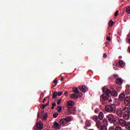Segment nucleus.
<instances>
[{
    "mask_svg": "<svg viewBox=\"0 0 130 130\" xmlns=\"http://www.w3.org/2000/svg\"><path fill=\"white\" fill-rule=\"evenodd\" d=\"M117 114L118 116H123L124 119L126 120L129 119L130 106L117 110Z\"/></svg>",
    "mask_w": 130,
    "mask_h": 130,
    "instance_id": "nucleus-1",
    "label": "nucleus"
},
{
    "mask_svg": "<svg viewBox=\"0 0 130 130\" xmlns=\"http://www.w3.org/2000/svg\"><path fill=\"white\" fill-rule=\"evenodd\" d=\"M105 109L107 112L115 113L116 111V106L114 104L108 105L105 106Z\"/></svg>",
    "mask_w": 130,
    "mask_h": 130,
    "instance_id": "nucleus-2",
    "label": "nucleus"
},
{
    "mask_svg": "<svg viewBox=\"0 0 130 130\" xmlns=\"http://www.w3.org/2000/svg\"><path fill=\"white\" fill-rule=\"evenodd\" d=\"M71 121V117L70 116L67 117L65 118L61 119L59 122L60 124L64 125L66 123H68V122H70Z\"/></svg>",
    "mask_w": 130,
    "mask_h": 130,
    "instance_id": "nucleus-3",
    "label": "nucleus"
},
{
    "mask_svg": "<svg viewBox=\"0 0 130 130\" xmlns=\"http://www.w3.org/2000/svg\"><path fill=\"white\" fill-rule=\"evenodd\" d=\"M107 118L108 120L110 122V123H112L113 122V120H114L115 117H114V115L112 114H110L107 116Z\"/></svg>",
    "mask_w": 130,
    "mask_h": 130,
    "instance_id": "nucleus-4",
    "label": "nucleus"
},
{
    "mask_svg": "<svg viewBox=\"0 0 130 130\" xmlns=\"http://www.w3.org/2000/svg\"><path fill=\"white\" fill-rule=\"evenodd\" d=\"M68 110V115H70L71 113H74L76 111V108L74 107H69L67 106Z\"/></svg>",
    "mask_w": 130,
    "mask_h": 130,
    "instance_id": "nucleus-5",
    "label": "nucleus"
},
{
    "mask_svg": "<svg viewBox=\"0 0 130 130\" xmlns=\"http://www.w3.org/2000/svg\"><path fill=\"white\" fill-rule=\"evenodd\" d=\"M103 99L105 101H109V102H112V100L111 99V97L109 96V95L107 94H103Z\"/></svg>",
    "mask_w": 130,
    "mask_h": 130,
    "instance_id": "nucleus-6",
    "label": "nucleus"
},
{
    "mask_svg": "<svg viewBox=\"0 0 130 130\" xmlns=\"http://www.w3.org/2000/svg\"><path fill=\"white\" fill-rule=\"evenodd\" d=\"M79 89L82 91V92H83V93H86V92H88V87H87L86 86H79Z\"/></svg>",
    "mask_w": 130,
    "mask_h": 130,
    "instance_id": "nucleus-7",
    "label": "nucleus"
},
{
    "mask_svg": "<svg viewBox=\"0 0 130 130\" xmlns=\"http://www.w3.org/2000/svg\"><path fill=\"white\" fill-rule=\"evenodd\" d=\"M123 102H124V104L125 106H128V105H130L129 98L128 96H126Z\"/></svg>",
    "mask_w": 130,
    "mask_h": 130,
    "instance_id": "nucleus-8",
    "label": "nucleus"
},
{
    "mask_svg": "<svg viewBox=\"0 0 130 130\" xmlns=\"http://www.w3.org/2000/svg\"><path fill=\"white\" fill-rule=\"evenodd\" d=\"M125 94L124 93H122L119 95V101L120 102H123L124 99H125Z\"/></svg>",
    "mask_w": 130,
    "mask_h": 130,
    "instance_id": "nucleus-9",
    "label": "nucleus"
},
{
    "mask_svg": "<svg viewBox=\"0 0 130 130\" xmlns=\"http://www.w3.org/2000/svg\"><path fill=\"white\" fill-rule=\"evenodd\" d=\"M38 129L41 130L43 128V123L41 122H38L36 124V127Z\"/></svg>",
    "mask_w": 130,
    "mask_h": 130,
    "instance_id": "nucleus-10",
    "label": "nucleus"
},
{
    "mask_svg": "<svg viewBox=\"0 0 130 130\" xmlns=\"http://www.w3.org/2000/svg\"><path fill=\"white\" fill-rule=\"evenodd\" d=\"M119 122H120V119H118V118L115 117V118L114 119L112 123H114L115 125H116V126H118V125H119Z\"/></svg>",
    "mask_w": 130,
    "mask_h": 130,
    "instance_id": "nucleus-11",
    "label": "nucleus"
},
{
    "mask_svg": "<svg viewBox=\"0 0 130 130\" xmlns=\"http://www.w3.org/2000/svg\"><path fill=\"white\" fill-rule=\"evenodd\" d=\"M127 122L125 121L123 119H120L119 124H120L121 126H125Z\"/></svg>",
    "mask_w": 130,
    "mask_h": 130,
    "instance_id": "nucleus-12",
    "label": "nucleus"
},
{
    "mask_svg": "<svg viewBox=\"0 0 130 130\" xmlns=\"http://www.w3.org/2000/svg\"><path fill=\"white\" fill-rule=\"evenodd\" d=\"M116 83L117 85H122L123 80L122 79L119 78L116 80Z\"/></svg>",
    "mask_w": 130,
    "mask_h": 130,
    "instance_id": "nucleus-13",
    "label": "nucleus"
},
{
    "mask_svg": "<svg viewBox=\"0 0 130 130\" xmlns=\"http://www.w3.org/2000/svg\"><path fill=\"white\" fill-rule=\"evenodd\" d=\"M111 95L113 97H117L118 96V93L115 90H112L111 92Z\"/></svg>",
    "mask_w": 130,
    "mask_h": 130,
    "instance_id": "nucleus-14",
    "label": "nucleus"
},
{
    "mask_svg": "<svg viewBox=\"0 0 130 130\" xmlns=\"http://www.w3.org/2000/svg\"><path fill=\"white\" fill-rule=\"evenodd\" d=\"M98 117L99 119H100V120H102V119H103V118L104 117V114H103V112H100L99 114Z\"/></svg>",
    "mask_w": 130,
    "mask_h": 130,
    "instance_id": "nucleus-15",
    "label": "nucleus"
},
{
    "mask_svg": "<svg viewBox=\"0 0 130 130\" xmlns=\"http://www.w3.org/2000/svg\"><path fill=\"white\" fill-rule=\"evenodd\" d=\"M67 105L68 106H74V105H75V102L73 101H69L67 102Z\"/></svg>",
    "mask_w": 130,
    "mask_h": 130,
    "instance_id": "nucleus-16",
    "label": "nucleus"
},
{
    "mask_svg": "<svg viewBox=\"0 0 130 130\" xmlns=\"http://www.w3.org/2000/svg\"><path fill=\"white\" fill-rule=\"evenodd\" d=\"M119 64L120 66V67L121 68H124V64H125V63H124V62L123 61V60H120L119 61Z\"/></svg>",
    "mask_w": 130,
    "mask_h": 130,
    "instance_id": "nucleus-17",
    "label": "nucleus"
},
{
    "mask_svg": "<svg viewBox=\"0 0 130 130\" xmlns=\"http://www.w3.org/2000/svg\"><path fill=\"white\" fill-rule=\"evenodd\" d=\"M72 90L74 94H79V89H78V87H73Z\"/></svg>",
    "mask_w": 130,
    "mask_h": 130,
    "instance_id": "nucleus-18",
    "label": "nucleus"
},
{
    "mask_svg": "<svg viewBox=\"0 0 130 130\" xmlns=\"http://www.w3.org/2000/svg\"><path fill=\"white\" fill-rule=\"evenodd\" d=\"M103 123L104 124L103 125L107 126V125H108V120H107V119H106V118L104 119L103 120Z\"/></svg>",
    "mask_w": 130,
    "mask_h": 130,
    "instance_id": "nucleus-19",
    "label": "nucleus"
},
{
    "mask_svg": "<svg viewBox=\"0 0 130 130\" xmlns=\"http://www.w3.org/2000/svg\"><path fill=\"white\" fill-rule=\"evenodd\" d=\"M72 99H78V95L76 93H72L70 95Z\"/></svg>",
    "mask_w": 130,
    "mask_h": 130,
    "instance_id": "nucleus-20",
    "label": "nucleus"
},
{
    "mask_svg": "<svg viewBox=\"0 0 130 130\" xmlns=\"http://www.w3.org/2000/svg\"><path fill=\"white\" fill-rule=\"evenodd\" d=\"M48 105H49V102H48L46 104L42 105L41 106V108H42V109H44V108H45V107L47 106H48Z\"/></svg>",
    "mask_w": 130,
    "mask_h": 130,
    "instance_id": "nucleus-21",
    "label": "nucleus"
},
{
    "mask_svg": "<svg viewBox=\"0 0 130 130\" xmlns=\"http://www.w3.org/2000/svg\"><path fill=\"white\" fill-rule=\"evenodd\" d=\"M91 119H93V120H94V121H97L98 120V116L94 115V116L91 117Z\"/></svg>",
    "mask_w": 130,
    "mask_h": 130,
    "instance_id": "nucleus-22",
    "label": "nucleus"
},
{
    "mask_svg": "<svg viewBox=\"0 0 130 130\" xmlns=\"http://www.w3.org/2000/svg\"><path fill=\"white\" fill-rule=\"evenodd\" d=\"M54 126L56 127V128H58V127H60L61 125H59V123H57V122H55L54 123Z\"/></svg>",
    "mask_w": 130,
    "mask_h": 130,
    "instance_id": "nucleus-23",
    "label": "nucleus"
},
{
    "mask_svg": "<svg viewBox=\"0 0 130 130\" xmlns=\"http://www.w3.org/2000/svg\"><path fill=\"white\" fill-rule=\"evenodd\" d=\"M44 114V111H42L41 113H39V112H38V117H41L42 116H43V115Z\"/></svg>",
    "mask_w": 130,
    "mask_h": 130,
    "instance_id": "nucleus-24",
    "label": "nucleus"
},
{
    "mask_svg": "<svg viewBox=\"0 0 130 130\" xmlns=\"http://www.w3.org/2000/svg\"><path fill=\"white\" fill-rule=\"evenodd\" d=\"M126 129L130 130V122H127L126 123V125H125Z\"/></svg>",
    "mask_w": 130,
    "mask_h": 130,
    "instance_id": "nucleus-25",
    "label": "nucleus"
},
{
    "mask_svg": "<svg viewBox=\"0 0 130 130\" xmlns=\"http://www.w3.org/2000/svg\"><path fill=\"white\" fill-rule=\"evenodd\" d=\"M109 94H111V91L109 89H107L103 95H109Z\"/></svg>",
    "mask_w": 130,
    "mask_h": 130,
    "instance_id": "nucleus-26",
    "label": "nucleus"
},
{
    "mask_svg": "<svg viewBox=\"0 0 130 130\" xmlns=\"http://www.w3.org/2000/svg\"><path fill=\"white\" fill-rule=\"evenodd\" d=\"M101 125V121H98L96 122V126L98 127V128H99L100 127V126Z\"/></svg>",
    "mask_w": 130,
    "mask_h": 130,
    "instance_id": "nucleus-27",
    "label": "nucleus"
},
{
    "mask_svg": "<svg viewBox=\"0 0 130 130\" xmlns=\"http://www.w3.org/2000/svg\"><path fill=\"white\" fill-rule=\"evenodd\" d=\"M114 25V22H113L112 20H110L109 22V26L110 27H112Z\"/></svg>",
    "mask_w": 130,
    "mask_h": 130,
    "instance_id": "nucleus-28",
    "label": "nucleus"
},
{
    "mask_svg": "<svg viewBox=\"0 0 130 130\" xmlns=\"http://www.w3.org/2000/svg\"><path fill=\"white\" fill-rule=\"evenodd\" d=\"M100 130H107V126L105 125H102L101 126Z\"/></svg>",
    "mask_w": 130,
    "mask_h": 130,
    "instance_id": "nucleus-29",
    "label": "nucleus"
},
{
    "mask_svg": "<svg viewBox=\"0 0 130 130\" xmlns=\"http://www.w3.org/2000/svg\"><path fill=\"white\" fill-rule=\"evenodd\" d=\"M56 97H57V92H53L52 96L53 99H54V98H56Z\"/></svg>",
    "mask_w": 130,
    "mask_h": 130,
    "instance_id": "nucleus-30",
    "label": "nucleus"
},
{
    "mask_svg": "<svg viewBox=\"0 0 130 130\" xmlns=\"http://www.w3.org/2000/svg\"><path fill=\"white\" fill-rule=\"evenodd\" d=\"M85 125L87 127H90V126L91 125V123L89 121H86L85 122Z\"/></svg>",
    "mask_w": 130,
    "mask_h": 130,
    "instance_id": "nucleus-31",
    "label": "nucleus"
},
{
    "mask_svg": "<svg viewBox=\"0 0 130 130\" xmlns=\"http://www.w3.org/2000/svg\"><path fill=\"white\" fill-rule=\"evenodd\" d=\"M57 107L58 108V109H57L58 112H61V110H62V108H61V107L59 106H57Z\"/></svg>",
    "mask_w": 130,
    "mask_h": 130,
    "instance_id": "nucleus-32",
    "label": "nucleus"
},
{
    "mask_svg": "<svg viewBox=\"0 0 130 130\" xmlns=\"http://www.w3.org/2000/svg\"><path fill=\"white\" fill-rule=\"evenodd\" d=\"M55 106H56V104L55 103H53L52 104L51 109H52V110L54 109V107H55Z\"/></svg>",
    "mask_w": 130,
    "mask_h": 130,
    "instance_id": "nucleus-33",
    "label": "nucleus"
},
{
    "mask_svg": "<svg viewBox=\"0 0 130 130\" xmlns=\"http://www.w3.org/2000/svg\"><path fill=\"white\" fill-rule=\"evenodd\" d=\"M47 116H48V114H47V113H45L43 116V119H46V118H47Z\"/></svg>",
    "mask_w": 130,
    "mask_h": 130,
    "instance_id": "nucleus-34",
    "label": "nucleus"
},
{
    "mask_svg": "<svg viewBox=\"0 0 130 130\" xmlns=\"http://www.w3.org/2000/svg\"><path fill=\"white\" fill-rule=\"evenodd\" d=\"M62 101V100L61 99H60L59 100L57 101V105H59L60 103H61V102Z\"/></svg>",
    "mask_w": 130,
    "mask_h": 130,
    "instance_id": "nucleus-35",
    "label": "nucleus"
},
{
    "mask_svg": "<svg viewBox=\"0 0 130 130\" xmlns=\"http://www.w3.org/2000/svg\"><path fill=\"white\" fill-rule=\"evenodd\" d=\"M57 116H58V113H54V114H53V117H54V118H56Z\"/></svg>",
    "mask_w": 130,
    "mask_h": 130,
    "instance_id": "nucleus-36",
    "label": "nucleus"
},
{
    "mask_svg": "<svg viewBox=\"0 0 130 130\" xmlns=\"http://www.w3.org/2000/svg\"><path fill=\"white\" fill-rule=\"evenodd\" d=\"M126 12L127 14H130V7L126 9Z\"/></svg>",
    "mask_w": 130,
    "mask_h": 130,
    "instance_id": "nucleus-37",
    "label": "nucleus"
},
{
    "mask_svg": "<svg viewBox=\"0 0 130 130\" xmlns=\"http://www.w3.org/2000/svg\"><path fill=\"white\" fill-rule=\"evenodd\" d=\"M83 96V93L79 92L78 95H77L78 98H81Z\"/></svg>",
    "mask_w": 130,
    "mask_h": 130,
    "instance_id": "nucleus-38",
    "label": "nucleus"
},
{
    "mask_svg": "<svg viewBox=\"0 0 130 130\" xmlns=\"http://www.w3.org/2000/svg\"><path fill=\"white\" fill-rule=\"evenodd\" d=\"M99 111H100V109H99V108H95V109L94 110L95 113H98Z\"/></svg>",
    "mask_w": 130,
    "mask_h": 130,
    "instance_id": "nucleus-39",
    "label": "nucleus"
},
{
    "mask_svg": "<svg viewBox=\"0 0 130 130\" xmlns=\"http://www.w3.org/2000/svg\"><path fill=\"white\" fill-rule=\"evenodd\" d=\"M114 129V130H122V129H121V127L119 126L116 127Z\"/></svg>",
    "mask_w": 130,
    "mask_h": 130,
    "instance_id": "nucleus-40",
    "label": "nucleus"
},
{
    "mask_svg": "<svg viewBox=\"0 0 130 130\" xmlns=\"http://www.w3.org/2000/svg\"><path fill=\"white\" fill-rule=\"evenodd\" d=\"M118 16V11H116L114 14L115 17H117Z\"/></svg>",
    "mask_w": 130,
    "mask_h": 130,
    "instance_id": "nucleus-41",
    "label": "nucleus"
},
{
    "mask_svg": "<svg viewBox=\"0 0 130 130\" xmlns=\"http://www.w3.org/2000/svg\"><path fill=\"white\" fill-rule=\"evenodd\" d=\"M57 95H58V96H61L62 95V92H61V91H60V92H58L57 93Z\"/></svg>",
    "mask_w": 130,
    "mask_h": 130,
    "instance_id": "nucleus-42",
    "label": "nucleus"
},
{
    "mask_svg": "<svg viewBox=\"0 0 130 130\" xmlns=\"http://www.w3.org/2000/svg\"><path fill=\"white\" fill-rule=\"evenodd\" d=\"M104 58H107V54L106 53H104L103 55Z\"/></svg>",
    "mask_w": 130,
    "mask_h": 130,
    "instance_id": "nucleus-43",
    "label": "nucleus"
},
{
    "mask_svg": "<svg viewBox=\"0 0 130 130\" xmlns=\"http://www.w3.org/2000/svg\"><path fill=\"white\" fill-rule=\"evenodd\" d=\"M53 83H54V84H55V85H57V80H56V79H55L53 81Z\"/></svg>",
    "mask_w": 130,
    "mask_h": 130,
    "instance_id": "nucleus-44",
    "label": "nucleus"
},
{
    "mask_svg": "<svg viewBox=\"0 0 130 130\" xmlns=\"http://www.w3.org/2000/svg\"><path fill=\"white\" fill-rule=\"evenodd\" d=\"M44 96V94L43 93H42L40 96V99H42Z\"/></svg>",
    "mask_w": 130,
    "mask_h": 130,
    "instance_id": "nucleus-45",
    "label": "nucleus"
},
{
    "mask_svg": "<svg viewBox=\"0 0 130 130\" xmlns=\"http://www.w3.org/2000/svg\"><path fill=\"white\" fill-rule=\"evenodd\" d=\"M107 40H108V41H111V39H110V37H108L107 38Z\"/></svg>",
    "mask_w": 130,
    "mask_h": 130,
    "instance_id": "nucleus-46",
    "label": "nucleus"
},
{
    "mask_svg": "<svg viewBox=\"0 0 130 130\" xmlns=\"http://www.w3.org/2000/svg\"><path fill=\"white\" fill-rule=\"evenodd\" d=\"M114 78H117L118 77V75L117 74H113Z\"/></svg>",
    "mask_w": 130,
    "mask_h": 130,
    "instance_id": "nucleus-47",
    "label": "nucleus"
},
{
    "mask_svg": "<svg viewBox=\"0 0 130 130\" xmlns=\"http://www.w3.org/2000/svg\"><path fill=\"white\" fill-rule=\"evenodd\" d=\"M126 40H128L129 43H130V37L126 38Z\"/></svg>",
    "mask_w": 130,
    "mask_h": 130,
    "instance_id": "nucleus-48",
    "label": "nucleus"
},
{
    "mask_svg": "<svg viewBox=\"0 0 130 130\" xmlns=\"http://www.w3.org/2000/svg\"><path fill=\"white\" fill-rule=\"evenodd\" d=\"M102 90H103V92H105V87H103L102 88Z\"/></svg>",
    "mask_w": 130,
    "mask_h": 130,
    "instance_id": "nucleus-49",
    "label": "nucleus"
},
{
    "mask_svg": "<svg viewBox=\"0 0 130 130\" xmlns=\"http://www.w3.org/2000/svg\"><path fill=\"white\" fill-rule=\"evenodd\" d=\"M64 95H65V96H68V92L67 91H66L64 93Z\"/></svg>",
    "mask_w": 130,
    "mask_h": 130,
    "instance_id": "nucleus-50",
    "label": "nucleus"
},
{
    "mask_svg": "<svg viewBox=\"0 0 130 130\" xmlns=\"http://www.w3.org/2000/svg\"><path fill=\"white\" fill-rule=\"evenodd\" d=\"M113 69L115 70V71H117L118 70L117 67H114Z\"/></svg>",
    "mask_w": 130,
    "mask_h": 130,
    "instance_id": "nucleus-51",
    "label": "nucleus"
},
{
    "mask_svg": "<svg viewBox=\"0 0 130 130\" xmlns=\"http://www.w3.org/2000/svg\"><path fill=\"white\" fill-rule=\"evenodd\" d=\"M45 100H46V99L45 98L43 99V103H44V102H45Z\"/></svg>",
    "mask_w": 130,
    "mask_h": 130,
    "instance_id": "nucleus-52",
    "label": "nucleus"
},
{
    "mask_svg": "<svg viewBox=\"0 0 130 130\" xmlns=\"http://www.w3.org/2000/svg\"><path fill=\"white\" fill-rule=\"evenodd\" d=\"M84 128H85V129H88V128H87V126H85L84 127Z\"/></svg>",
    "mask_w": 130,
    "mask_h": 130,
    "instance_id": "nucleus-53",
    "label": "nucleus"
},
{
    "mask_svg": "<svg viewBox=\"0 0 130 130\" xmlns=\"http://www.w3.org/2000/svg\"><path fill=\"white\" fill-rule=\"evenodd\" d=\"M63 80V78H61V79H60V81H62Z\"/></svg>",
    "mask_w": 130,
    "mask_h": 130,
    "instance_id": "nucleus-54",
    "label": "nucleus"
},
{
    "mask_svg": "<svg viewBox=\"0 0 130 130\" xmlns=\"http://www.w3.org/2000/svg\"><path fill=\"white\" fill-rule=\"evenodd\" d=\"M55 86H56V84H55L53 86V87H55Z\"/></svg>",
    "mask_w": 130,
    "mask_h": 130,
    "instance_id": "nucleus-55",
    "label": "nucleus"
},
{
    "mask_svg": "<svg viewBox=\"0 0 130 130\" xmlns=\"http://www.w3.org/2000/svg\"><path fill=\"white\" fill-rule=\"evenodd\" d=\"M106 46V47H107V45H106V46Z\"/></svg>",
    "mask_w": 130,
    "mask_h": 130,
    "instance_id": "nucleus-56",
    "label": "nucleus"
},
{
    "mask_svg": "<svg viewBox=\"0 0 130 130\" xmlns=\"http://www.w3.org/2000/svg\"><path fill=\"white\" fill-rule=\"evenodd\" d=\"M109 35H111V34H109Z\"/></svg>",
    "mask_w": 130,
    "mask_h": 130,
    "instance_id": "nucleus-57",
    "label": "nucleus"
},
{
    "mask_svg": "<svg viewBox=\"0 0 130 130\" xmlns=\"http://www.w3.org/2000/svg\"><path fill=\"white\" fill-rule=\"evenodd\" d=\"M123 2L124 1V0H122Z\"/></svg>",
    "mask_w": 130,
    "mask_h": 130,
    "instance_id": "nucleus-58",
    "label": "nucleus"
}]
</instances>
